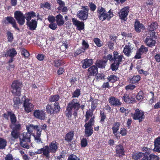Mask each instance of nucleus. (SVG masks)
Segmentation results:
<instances>
[{
    "label": "nucleus",
    "mask_w": 160,
    "mask_h": 160,
    "mask_svg": "<svg viewBox=\"0 0 160 160\" xmlns=\"http://www.w3.org/2000/svg\"><path fill=\"white\" fill-rule=\"evenodd\" d=\"M80 107V104L71 106V110H74L73 115L75 118L77 116L78 111Z\"/></svg>",
    "instance_id": "obj_43"
},
{
    "label": "nucleus",
    "mask_w": 160,
    "mask_h": 160,
    "mask_svg": "<svg viewBox=\"0 0 160 160\" xmlns=\"http://www.w3.org/2000/svg\"><path fill=\"white\" fill-rule=\"evenodd\" d=\"M82 45L83 47L82 48L85 49V51L89 48V44L88 42L84 39L82 40Z\"/></svg>",
    "instance_id": "obj_58"
},
{
    "label": "nucleus",
    "mask_w": 160,
    "mask_h": 160,
    "mask_svg": "<svg viewBox=\"0 0 160 160\" xmlns=\"http://www.w3.org/2000/svg\"><path fill=\"white\" fill-rule=\"evenodd\" d=\"M116 156L119 158H122L125 155V151L123 146L120 144L116 146Z\"/></svg>",
    "instance_id": "obj_22"
},
{
    "label": "nucleus",
    "mask_w": 160,
    "mask_h": 160,
    "mask_svg": "<svg viewBox=\"0 0 160 160\" xmlns=\"http://www.w3.org/2000/svg\"><path fill=\"white\" fill-rule=\"evenodd\" d=\"M47 128V125L46 124H44L42 125H39V126L38 125H34L31 124L29 125V128H32L33 130H35L36 131H38V132H41L42 130L46 131Z\"/></svg>",
    "instance_id": "obj_25"
},
{
    "label": "nucleus",
    "mask_w": 160,
    "mask_h": 160,
    "mask_svg": "<svg viewBox=\"0 0 160 160\" xmlns=\"http://www.w3.org/2000/svg\"><path fill=\"white\" fill-rule=\"evenodd\" d=\"M27 126V129L28 131L27 132H24L22 134V137L20 138V146L25 148L28 149L30 148L29 144L31 142V138L32 132L33 131V129L29 128Z\"/></svg>",
    "instance_id": "obj_2"
},
{
    "label": "nucleus",
    "mask_w": 160,
    "mask_h": 160,
    "mask_svg": "<svg viewBox=\"0 0 160 160\" xmlns=\"http://www.w3.org/2000/svg\"><path fill=\"white\" fill-rule=\"evenodd\" d=\"M131 115L134 120H138L139 122H142L145 118L144 112L139 109H136L134 113H131Z\"/></svg>",
    "instance_id": "obj_9"
},
{
    "label": "nucleus",
    "mask_w": 160,
    "mask_h": 160,
    "mask_svg": "<svg viewBox=\"0 0 160 160\" xmlns=\"http://www.w3.org/2000/svg\"><path fill=\"white\" fill-rule=\"evenodd\" d=\"M95 116H93L92 117L88 122L85 123V125L87 126L92 127L95 122Z\"/></svg>",
    "instance_id": "obj_53"
},
{
    "label": "nucleus",
    "mask_w": 160,
    "mask_h": 160,
    "mask_svg": "<svg viewBox=\"0 0 160 160\" xmlns=\"http://www.w3.org/2000/svg\"><path fill=\"white\" fill-rule=\"evenodd\" d=\"M49 146L47 145L43 147V148L38 149L39 154L42 153L43 155L47 159L50 158V153L51 152L49 148Z\"/></svg>",
    "instance_id": "obj_17"
},
{
    "label": "nucleus",
    "mask_w": 160,
    "mask_h": 160,
    "mask_svg": "<svg viewBox=\"0 0 160 160\" xmlns=\"http://www.w3.org/2000/svg\"><path fill=\"white\" fill-rule=\"evenodd\" d=\"M3 22L5 24H10L15 29L18 31H20V29L17 25L15 20L12 17L8 16L5 17V19L3 20Z\"/></svg>",
    "instance_id": "obj_11"
},
{
    "label": "nucleus",
    "mask_w": 160,
    "mask_h": 160,
    "mask_svg": "<svg viewBox=\"0 0 160 160\" xmlns=\"http://www.w3.org/2000/svg\"><path fill=\"white\" fill-rule=\"evenodd\" d=\"M78 100L77 99H73L71 101V106L80 104Z\"/></svg>",
    "instance_id": "obj_61"
},
{
    "label": "nucleus",
    "mask_w": 160,
    "mask_h": 160,
    "mask_svg": "<svg viewBox=\"0 0 160 160\" xmlns=\"http://www.w3.org/2000/svg\"><path fill=\"white\" fill-rule=\"evenodd\" d=\"M143 158L141 160H151L150 155L148 153H143Z\"/></svg>",
    "instance_id": "obj_64"
},
{
    "label": "nucleus",
    "mask_w": 160,
    "mask_h": 160,
    "mask_svg": "<svg viewBox=\"0 0 160 160\" xmlns=\"http://www.w3.org/2000/svg\"><path fill=\"white\" fill-rule=\"evenodd\" d=\"M3 117L6 119H8V117L9 116L10 121L11 122L10 124H12V122L13 120L15 121V123L17 122L18 121L17 120V117L15 115L12 111H8L7 114L6 113H4L2 115Z\"/></svg>",
    "instance_id": "obj_23"
},
{
    "label": "nucleus",
    "mask_w": 160,
    "mask_h": 160,
    "mask_svg": "<svg viewBox=\"0 0 160 160\" xmlns=\"http://www.w3.org/2000/svg\"><path fill=\"white\" fill-rule=\"evenodd\" d=\"M107 79L108 80V82L114 83L118 81L119 79V78L113 74L111 75L110 76H108L107 78Z\"/></svg>",
    "instance_id": "obj_38"
},
{
    "label": "nucleus",
    "mask_w": 160,
    "mask_h": 160,
    "mask_svg": "<svg viewBox=\"0 0 160 160\" xmlns=\"http://www.w3.org/2000/svg\"><path fill=\"white\" fill-rule=\"evenodd\" d=\"M82 8L83 9L78 12L77 16L81 20L84 21L88 18L89 9L87 6H82Z\"/></svg>",
    "instance_id": "obj_10"
},
{
    "label": "nucleus",
    "mask_w": 160,
    "mask_h": 160,
    "mask_svg": "<svg viewBox=\"0 0 160 160\" xmlns=\"http://www.w3.org/2000/svg\"><path fill=\"white\" fill-rule=\"evenodd\" d=\"M7 145V141L5 139L0 138V149L5 148Z\"/></svg>",
    "instance_id": "obj_42"
},
{
    "label": "nucleus",
    "mask_w": 160,
    "mask_h": 160,
    "mask_svg": "<svg viewBox=\"0 0 160 160\" xmlns=\"http://www.w3.org/2000/svg\"><path fill=\"white\" fill-rule=\"evenodd\" d=\"M94 111L92 109H89L87 111L85 115V122H87L89 119L90 117H92L93 115V112Z\"/></svg>",
    "instance_id": "obj_39"
},
{
    "label": "nucleus",
    "mask_w": 160,
    "mask_h": 160,
    "mask_svg": "<svg viewBox=\"0 0 160 160\" xmlns=\"http://www.w3.org/2000/svg\"><path fill=\"white\" fill-rule=\"evenodd\" d=\"M107 64V61H103L102 60H97L95 63L96 66L99 68H104Z\"/></svg>",
    "instance_id": "obj_37"
},
{
    "label": "nucleus",
    "mask_w": 160,
    "mask_h": 160,
    "mask_svg": "<svg viewBox=\"0 0 160 160\" xmlns=\"http://www.w3.org/2000/svg\"><path fill=\"white\" fill-rule=\"evenodd\" d=\"M41 134V132H38V131H37L36 135H34L35 140L37 143H42V141L41 139L40 138Z\"/></svg>",
    "instance_id": "obj_44"
},
{
    "label": "nucleus",
    "mask_w": 160,
    "mask_h": 160,
    "mask_svg": "<svg viewBox=\"0 0 160 160\" xmlns=\"http://www.w3.org/2000/svg\"><path fill=\"white\" fill-rule=\"evenodd\" d=\"M134 29L135 31L137 33L141 32L142 31L145 29V27L142 23L137 19H136L134 22Z\"/></svg>",
    "instance_id": "obj_16"
},
{
    "label": "nucleus",
    "mask_w": 160,
    "mask_h": 160,
    "mask_svg": "<svg viewBox=\"0 0 160 160\" xmlns=\"http://www.w3.org/2000/svg\"><path fill=\"white\" fill-rule=\"evenodd\" d=\"M158 23L156 21H152L149 24L148 23L147 30L148 32H155L154 31L158 28Z\"/></svg>",
    "instance_id": "obj_27"
},
{
    "label": "nucleus",
    "mask_w": 160,
    "mask_h": 160,
    "mask_svg": "<svg viewBox=\"0 0 160 160\" xmlns=\"http://www.w3.org/2000/svg\"><path fill=\"white\" fill-rule=\"evenodd\" d=\"M97 12L99 19L102 21L106 19L109 20L113 16V12L111 10L107 12L105 8L102 7H98Z\"/></svg>",
    "instance_id": "obj_4"
},
{
    "label": "nucleus",
    "mask_w": 160,
    "mask_h": 160,
    "mask_svg": "<svg viewBox=\"0 0 160 160\" xmlns=\"http://www.w3.org/2000/svg\"><path fill=\"white\" fill-rule=\"evenodd\" d=\"M22 101H24L23 106L24 108V110L26 112L28 113L32 111L33 109L34 106L30 102V99H26V97L24 95L22 98Z\"/></svg>",
    "instance_id": "obj_8"
},
{
    "label": "nucleus",
    "mask_w": 160,
    "mask_h": 160,
    "mask_svg": "<svg viewBox=\"0 0 160 160\" xmlns=\"http://www.w3.org/2000/svg\"><path fill=\"white\" fill-rule=\"evenodd\" d=\"M60 108L58 102H55L53 105L48 104L46 106V110L48 114L57 113L59 112Z\"/></svg>",
    "instance_id": "obj_7"
},
{
    "label": "nucleus",
    "mask_w": 160,
    "mask_h": 160,
    "mask_svg": "<svg viewBox=\"0 0 160 160\" xmlns=\"http://www.w3.org/2000/svg\"><path fill=\"white\" fill-rule=\"evenodd\" d=\"M121 123L119 122H115L113 123L112 129V133L116 138L118 139H119L120 138V134H118L117 132L119 130Z\"/></svg>",
    "instance_id": "obj_15"
},
{
    "label": "nucleus",
    "mask_w": 160,
    "mask_h": 160,
    "mask_svg": "<svg viewBox=\"0 0 160 160\" xmlns=\"http://www.w3.org/2000/svg\"><path fill=\"white\" fill-rule=\"evenodd\" d=\"M99 117L100 118V123L102 125L104 124L105 120L107 118L106 114L104 111L100 110Z\"/></svg>",
    "instance_id": "obj_33"
},
{
    "label": "nucleus",
    "mask_w": 160,
    "mask_h": 160,
    "mask_svg": "<svg viewBox=\"0 0 160 160\" xmlns=\"http://www.w3.org/2000/svg\"><path fill=\"white\" fill-rule=\"evenodd\" d=\"M6 35L8 41L9 42H12L14 39L12 33L10 31H8L6 33Z\"/></svg>",
    "instance_id": "obj_46"
},
{
    "label": "nucleus",
    "mask_w": 160,
    "mask_h": 160,
    "mask_svg": "<svg viewBox=\"0 0 160 160\" xmlns=\"http://www.w3.org/2000/svg\"><path fill=\"white\" fill-rule=\"evenodd\" d=\"M124 54L127 57H130L132 54V49L130 46L126 45L124 48L123 50Z\"/></svg>",
    "instance_id": "obj_34"
},
{
    "label": "nucleus",
    "mask_w": 160,
    "mask_h": 160,
    "mask_svg": "<svg viewBox=\"0 0 160 160\" xmlns=\"http://www.w3.org/2000/svg\"><path fill=\"white\" fill-rule=\"evenodd\" d=\"M142 54L144 53H146L148 51V48L145 47L144 45H142L140 48L138 49Z\"/></svg>",
    "instance_id": "obj_48"
},
{
    "label": "nucleus",
    "mask_w": 160,
    "mask_h": 160,
    "mask_svg": "<svg viewBox=\"0 0 160 160\" xmlns=\"http://www.w3.org/2000/svg\"><path fill=\"white\" fill-rule=\"evenodd\" d=\"M57 23L58 26H61L64 24L63 17L61 14H59L56 17Z\"/></svg>",
    "instance_id": "obj_36"
},
{
    "label": "nucleus",
    "mask_w": 160,
    "mask_h": 160,
    "mask_svg": "<svg viewBox=\"0 0 160 160\" xmlns=\"http://www.w3.org/2000/svg\"><path fill=\"white\" fill-rule=\"evenodd\" d=\"M40 6L41 8L43 9L47 8L50 9L51 5L48 2H46L45 4L41 3Z\"/></svg>",
    "instance_id": "obj_55"
},
{
    "label": "nucleus",
    "mask_w": 160,
    "mask_h": 160,
    "mask_svg": "<svg viewBox=\"0 0 160 160\" xmlns=\"http://www.w3.org/2000/svg\"><path fill=\"white\" fill-rule=\"evenodd\" d=\"M93 41L96 45L98 47H100L103 45V42L98 38H94L93 39Z\"/></svg>",
    "instance_id": "obj_47"
},
{
    "label": "nucleus",
    "mask_w": 160,
    "mask_h": 160,
    "mask_svg": "<svg viewBox=\"0 0 160 160\" xmlns=\"http://www.w3.org/2000/svg\"><path fill=\"white\" fill-rule=\"evenodd\" d=\"M98 99H94L91 103V108L92 109L95 110V109L97 107L98 105Z\"/></svg>",
    "instance_id": "obj_49"
},
{
    "label": "nucleus",
    "mask_w": 160,
    "mask_h": 160,
    "mask_svg": "<svg viewBox=\"0 0 160 160\" xmlns=\"http://www.w3.org/2000/svg\"><path fill=\"white\" fill-rule=\"evenodd\" d=\"M81 91L79 89L77 88L72 94V98H78L80 95Z\"/></svg>",
    "instance_id": "obj_50"
},
{
    "label": "nucleus",
    "mask_w": 160,
    "mask_h": 160,
    "mask_svg": "<svg viewBox=\"0 0 160 160\" xmlns=\"http://www.w3.org/2000/svg\"><path fill=\"white\" fill-rule=\"evenodd\" d=\"M154 150L157 152H160V137H158L154 141Z\"/></svg>",
    "instance_id": "obj_32"
},
{
    "label": "nucleus",
    "mask_w": 160,
    "mask_h": 160,
    "mask_svg": "<svg viewBox=\"0 0 160 160\" xmlns=\"http://www.w3.org/2000/svg\"><path fill=\"white\" fill-rule=\"evenodd\" d=\"M58 143L55 141H52L49 144L48 146L52 153H55L58 150Z\"/></svg>",
    "instance_id": "obj_26"
},
{
    "label": "nucleus",
    "mask_w": 160,
    "mask_h": 160,
    "mask_svg": "<svg viewBox=\"0 0 160 160\" xmlns=\"http://www.w3.org/2000/svg\"><path fill=\"white\" fill-rule=\"evenodd\" d=\"M33 116L36 118L41 120L45 119L46 113L42 110L37 109L33 112Z\"/></svg>",
    "instance_id": "obj_14"
},
{
    "label": "nucleus",
    "mask_w": 160,
    "mask_h": 160,
    "mask_svg": "<svg viewBox=\"0 0 160 160\" xmlns=\"http://www.w3.org/2000/svg\"><path fill=\"white\" fill-rule=\"evenodd\" d=\"M38 19V18L37 20L32 19L31 21H27V24L30 30L33 31L36 29L37 26Z\"/></svg>",
    "instance_id": "obj_24"
},
{
    "label": "nucleus",
    "mask_w": 160,
    "mask_h": 160,
    "mask_svg": "<svg viewBox=\"0 0 160 160\" xmlns=\"http://www.w3.org/2000/svg\"><path fill=\"white\" fill-rule=\"evenodd\" d=\"M113 56L112 55L108 54L107 55L108 60H109L110 62H113L116 60L120 56H123V55H119V53L117 51H114L113 52Z\"/></svg>",
    "instance_id": "obj_28"
},
{
    "label": "nucleus",
    "mask_w": 160,
    "mask_h": 160,
    "mask_svg": "<svg viewBox=\"0 0 160 160\" xmlns=\"http://www.w3.org/2000/svg\"><path fill=\"white\" fill-rule=\"evenodd\" d=\"M54 66L56 67H58L59 66H61L63 63L62 61L60 60H55L54 61Z\"/></svg>",
    "instance_id": "obj_60"
},
{
    "label": "nucleus",
    "mask_w": 160,
    "mask_h": 160,
    "mask_svg": "<svg viewBox=\"0 0 160 160\" xmlns=\"http://www.w3.org/2000/svg\"><path fill=\"white\" fill-rule=\"evenodd\" d=\"M129 8V7L127 6L122 8L120 10L118 13V16L120 19L124 21H127L126 18L128 15Z\"/></svg>",
    "instance_id": "obj_12"
},
{
    "label": "nucleus",
    "mask_w": 160,
    "mask_h": 160,
    "mask_svg": "<svg viewBox=\"0 0 160 160\" xmlns=\"http://www.w3.org/2000/svg\"><path fill=\"white\" fill-rule=\"evenodd\" d=\"M21 52V54L24 56L25 58H28L30 56L29 52L25 49H22Z\"/></svg>",
    "instance_id": "obj_52"
},
{
    "label": "nucleus",
    "mask_w": 160,
    "mask_h": 160,
    "mask_svg": "<svg viewBox=\"0 0 160 160\" xmlns=\"http://www.w3.org/2000/svg\"><path fill=\"white\" fill-rule=\"evenodd\" d=\"M85 51V49L82 47H80L76 50L74 53V56L75 57H76L82 52H84Z\"/></svg>",
    "instance_id": "obj_51"
},
{
    "label": "nucleus",
    "mask_w": 160,
    "mask_h": 160,
    "mask_svg": "<svg viewBox=\"0 0 160 160\" xmlns=\"http://www.w3.org/2000/svg\"><path fill=\"white\" fill-rule=\"evenodd\" d=\"M108 101L111 106L114 107H119L122 104V103L118 99L114 96L110 97Z\"/></svg>",
    "instance_id": "obj_20"
},
{
    "label": "nucleus",
    "mask_w": 160,
    "mask_h": 160,
    "mask_svg": "<svg viewBox=\"0 0 160 160\" xmlns=\"http://www.w3.org/2000/svg\"><path fill=\"white\" fill-rule=\"evenodd\" d=\"M10 128L12 129L11 132V138L14 140L18 138L20 134V131L21 129V124L18 121L15 123L13 120L12 122V124L9 125Z\"/></svg>",
    "instance_id": "obj_3"
},
{
    "label": "nucleus",
    "mask_w": 160,
    "mask_h": 160,
    "mask_svg": "<svg viewBox=\"0 0 160 160\" xmlns=\"http://www.w3.org/2000/svg\"><path fill=\"white\" fill-rule=\"evenodd\" d=\"M124 58L123 56H120L118 59L113 62L110 65V68L112 71H116L119 68V65L122 61V59Z\"/></svg>",
    "instance_id": "obj_13"
},
{
    "label": "nucleus",
    "mask_w": 160,
    "mask_h": 160,
    "mask_svg": "<svg viewBox=\"0 0 160 160\" xmlns=\"http://www.w3.org/2000/svg\"><path fill=\"white\" fill-rule=\"evenodd\" d=\"M119 111L122 113H124L125 116L128 115L129 112L128 109H126L123 107H121L120 108Z\"/></svg>",
    "instance_id": "obj_59"
},
{
    "label": "nucleus",
    "mask_w": 160,
    "mask_h": 160,
    "mask_svg": "<svg viewBox=\"0 0 160 160\" xmlns=\"http://www.w3.org/2000/svg\"><path fill=\"white\" fill-rule=\"evenodd\" d=\"M157 39V34L155 32H150L149 36L147 37L144 42L148 46L152 48L155 46L156 43V40Z\"/></svg>",
    "instance_id": "obj_6"
},
{
    "label": "nucleus",
    "mask_w": 160,
    "mask_h": 160,
    "mask_svg": "<svg viewBox=\"0 0 160 160\" xmlns=\"http://www.w3.org/2000/svg\"><path fill=\"white\" fill-rule=\"evenodd\" d=\"M88 6L91 11L92 12H94L97 8V6L96 5L92 2L89 3Z\"/></svg>",
    "instance_id": "obj_57"
},
{
    "label": "nucleus",
    "mask_w": 160,
    "mask_h": 160,
    "mask_svg": "<svg viewBox=\"0 0 160 160\" xmlns=\"http://www.w3.org/2000/svg\"><path fill=\"white\" fill-rule=\"evenodd\" d=\"M22 87V82L17 80L14 81L11 85L12 93L14 96H20L21 94Z\"/></svg>",
    "instance_id": "obj_5"
},
{
    "label": "nucleus",
    "mask_w": 160,
    "mask_h": 160,
    "mask_svg": "<svg viewBox=\"0 0 160 160\" xmlns=\"http://www.w3.org/2000/svg\"><path fill=\"white\" fill-rule=\"evenodd\" d=\"M127 133V131L125 128H123L120 129L119 134H121L122 136H126Z\"/></svg>",
    "instance_id": "obj_62"
},
{
    "label": "nucleus",
    "mask_w": 160,
    "mask_h": 160,
    "mask_svg": "<svg viewBox=\"0 0 160 160\" xmlns=\"http://www.w3.org/2000/svg\"><path fill=\"white\" fill-rule=\"evenodd\" d=\"M92 59H88L87 58L85 59L83 63L82 67L85 69L87 68L92 64Z\"/></svg>",
    "instance_id": "obj_35"
},
{
    "label": "nucleus",
    "mask_w": 160,
    "mask_h": 160,
    "mask_svg": "<svg viewBox=\"0 0 160 160\" xmlns=\"http://www.w3.org/2000/svg\"><path fill=\"white\" fill-rule=\"evenodd\" d=\"M25 16L20 11H16L14 13V18L18 24L21 26L24 24L25 18L27 21H29L32 18L36 17V16L35 12L33 11L26 13Z\"/></svg>",
    "instance_id": "obj_1"
},
{
    "label": "nucleus",
    "mask_w": 160,
    "mask_h": 160,
    "mask_svg": "<svg viewBox=\"0 0 160 160\" xmlns=\"http://www.w3.org/2000/svg\"><path fill=\"white\" fill-rule=\"evenodd\" d=\"M98 68L96 66L92 65L90 67L88 70V78H90V76H96L98 74Z\"/></svg>",
    "instance_id": "obj_19"
},
{
    "label": "nucleus",
    "mask_w": 160,
    "mask_h": 160,
    "mask_svg": "<svg viewBox=\"0 0 160 160\" xmlns=\"http://www.w3.org/2000/svg\"><path fill=\"white\" fill-rule=\"evenodd\" d=\"M48 27L52 30H55L57 28V24L54 22L51 23L49 25Z\"/></svg>",
    "instance_id": "obj_63"
},
{
    "label": "nucleus",
    "mask_w": 160,
    "mask_h": 160,
    "mask_svg": "<svg viewBox=\"0 0 160 160\" xmlns=\"http://www.w3.org/2000/svg\"><path fill=\"white\" fill-rule=\"evenodd\" d=\"M85 133L86 137H89L93 133L92 127L90 126L84 125Z\"/></svg>",
    "instance_id": "obj_31"
},
{
    "label": "nucleus",
    "mask_w": 160,
    "mask_h": 160,
    "mask_svg": "<svg viewBox=\"0 0 160 160\" xmlns=\"http://www.w3.org/2000/svg\"><path fill=\"white\" fill-rule=\"evenodd\" d=\"M136 99L138 101H142L143 98V93L142 91H140L136 97Z\"/></svg>",
    "instance_id": "obj_54"
},
{
    "label": "nucleus",
    "mask_w": 160,
    "mask_h": 160,
    "mask_svg": "<svg viewBox=\"0 0 160 160\" xmlns=\"http://www.w3.org/2000/svg\"><path fill=\"white\" fill-rule=\"evenodd\" d=\"M13 101L14 103L13 106L16 109H19L20 105L22 104L24 102V101H22V99L21 100L19 98L17 97H14Z\"/></svg>",
    "instance_id": "obj_29"
},
{
    "label": "nucleus",
    "mask_w": 160,
    "mask_h": 160,
    "mask_svg": "<svg viewBox=\"0 0 160 160\" xmlns=\"http://www.w3.org/2000/svg\"><path fill=\"white\" fill-rule=\"evenodd\" d=\"M143 155V153L141 152L133 153L132 158L134 160H138L142 158Z\"/></svg>",
    "instance_id": "obj_40"
},
{
    "label": "nucleus",
    "mask_w": 160,
    "mask_h": 160,
    "mask_svg": "<svg viewBox=\"0 0 160 160\" xmlns=\"http://www.w3.org/2000/svg\"><path fill=\"white\" fill-rule=\"evenodd\" d=\"M65 113L66 116L69 119L70 117V102L68 103V107Z\"/></svg>",
    "instance_id": "obj_56"
},
{
    "label": "nucleus",
    "mask_w": 160,
    "mask_h": 160,
    "mask_svg": "<svg viewBox=\"0 0 160 160\" xmlns=\"http://www.w3.org/2000/svg\"><path fill=\"white\" fill-rule=\"evenodd\" d=\"M141 79V77L139 75H134L130 79L131 83L135 84L138 82Z\"/></svg>",
    "instance_id": "obj_41"
},
{
    "label": "nucleus",
    "mask_w": 160,
    "mask_h": 160,
    "mask_svg": "<svg viewBox=\"0 0 160 160\" xmlns=\"http://www.w3.org/2000/svg\"><path fill=\"white\" fill-rule=\"evenodd\" d=\"M72 21L73 24L76 27L77 30L81 31L84 29L85 25L83 22L80 21L74 18H72Z\"/></svg>",
    "instance_id": "obj_21"
},
{
    "label": "nucleus",
    "mask_w": 160,
    "mask_h": 160,
    "mask_svg": "<svg viewBox=\"0 0 160 160\" xmlns=\"http://www.w3.org/2000/svg\"><path fill=\"white\" fill-rule=\"evenodd\" d=\"M17 52L14 48L10 49L6 52L4 57H10V58H14L17 54Z\"/></svg>",
    "instance_id": "obj_30"
},
{
    "label": "nucleus",
    "mask_w": 160,
    "mask_h": 160,
    "mask_svg": "<svg viewBox=\"0 0 160 160\" xmlns=\"http://www.w3.org/2000/svg\"><path fill=\"white\" fill-rule=\"evenodd\" d=\"M60 98V96L56 94L51 96L49 99L51 102H55L58 101Z\"/></svg>",
    "instance_id": "obj_45"
},
{
    "label": "nucleus",
    "mask_w": 160,
    "mask_h": 160,
    "mask_svg": "<svg viewBox=\"0 0 160 160\" xmlns=\"http://www.w3.org/2000/svg\"><path fill=\"white\" fill-rule=\"evenodd\" d=\"M122 98V100L127 103H131L135 102L134 97L131 94L125 93Z\"/></svg>",
    "instance_id": "obj_18"
}]
</instances>
